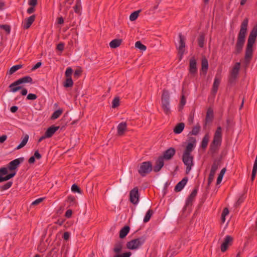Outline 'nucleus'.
<instances>
[{"instance_id": "nucleus-45", "label": "nucleus", "mask_w": 257, "mask_h": 257, "mask_svg": "<svg viewBox=\"0 0 257 257\" xmlns=\"http://www.w3.org/2000/svg\"><path fill=\"white\" fill-rule=\"evenodd\" d=\"M185 103H186V98L185 97V96L184 95H182L181 97V99H180V103H179V111H181L183 108V107L185 105Z\"/></svg>"}, {"instance_id": "nucleus-27", "label": "nucleus", "mask_w": 257, "mask_h": 257, "mask_svg": "<svg viewBox=\"0 0 257 257\" xmlns=\"http://www.w3.org/2000/svg\"><path fill=\"white\" fill-rule=\"evenodd\" d=\"M73 9L75 13L78 14L79 15H81L82 9L81 0H76Z\"/></svg>"}, {"instance_id": "nucleus-64", "label": "nucleus", "mask_w": 257, "mask_h": 257, "mask_svg": "<svg viewBox=\"0 0 257 257\" xmlns=\"http://www.w3.org/2000/svg\"><path fill=\"white\" fill-rule=\"evenodd\" d=\"M18 109V107L17 106H13L11 107L10 110L12 112L15 113L16 112Z\"/></svg>"}, {"instance_id": "nucleus-35", "label": "nucleus", "mask_w": 257, "mask_h": 257, "mask_svg": "<svg viewBox=\"0 0 257 257\" xmlns=\"http://www.w3.org/2000/svg\"><path fill=\"white\" fill-rule=\"evenodd\" d=\"M122 248V242L119 241L116 243L114 245V247L113 248V251L116 253H119Z\"/></svg>"}, {"instance_id": "nucleus-44", "label": "nucleus", "mask_w": 257, "mask_h": 257, "mask_svg": "<svg viewBox=\"0 0 257 257\" xmlns=\"http://www.w3.org/2000/svg\"><path fill=\"white\" fill-rule=\"evenodd\" d=\"M135 47L142 51H145L147 49L146 46L143 44L140 41L136 42Z\"/></svg>"}, {"instance_id": "nucleus-55", "label": "nucleus", "mask_w": 257, "mask_h": 257, "mask_svg": "<svg viewBox=\"0 0 257 257\" xmlns=\"http://www.w3.org/2000/svg\"><path fill=\"white\" fill-rule=\"evenodd\" d=\"M34 157H35V159L40 160L42 158V155L39 153L38 150H37L35 152L34 154Z\"/></svg>"}, {"instance_id": "nucleus-15", "label": "nucleus", "mask_w": 257, "mask_h": 257, "mask_svg": "<svg viewBox=\"0 0 257 257\" xmlns=\"http://www.w3.org/2000/svg\"><path fill=\"white\" fill-rule=\"evenodd\" d=\"M220 81L221 78L216 76L214 78V82L211 88V94L213 96H215L217 92Z\"/></svg>"}, {"instance_id": "nucleus-36", "label": "nucleus", "mask_w": 257, "mask_h": 257, "mask_svg": "<svg viewBox=\"0 0 257 257\" xmlns=\"http://www.w3.org/2000/svg\"><path fill=\"white\" fill-rule=\"evenodd\" d=\"M67 202L69 203V206H75L76 204V198L74 196L69 195L67 197Z\"/></svg>"}, {"instance_id": "nucleus-25", "label": "nucleus", "mask_w": 257, "mask_h": 257, "mask_svg": "<svg viewBox=\"0 0 257 257\" xmlns=\"http://www.w3.org/2000/svg\"><path fill=\"white\" fill-rule=\"evenodd\" d=\"M130 228L128 226L125 225L119 231V237L120 238H124L128 233Z\"/></svg>"}, {"instance_id": "nucleus-4", "label": "nucleus", "mask_w": 257, "mask_h": 257, "mask_svg": "<svg viewBox=\"0 0 257 257\" xmlns=\"http://www.w3.org/2000/svg\"><path fill=\"white\" fill-rule=\"evenodd\" d=\"M222 128L218 126L214 134L213 139L210 145L209 150L212 154L216 153L222 143Z\"/></svg>"}, {"instance_id": "nucleus-19", "label": "nucleus", "mask_w": 257, "mask_h": 257, "mask_svg": "<svg viewBox=\"0 0 257 257\" xmlns=\"http://www.w3.org/2000/svg\"><path fill=\"white\" fill-rule=\"evenodd\" d=\"M127 129V124L126 122H120L117 127V135L119 136H122L124 135L125 132Z\"/></svg>"}, {"instance_id": "nucleus-63", "label": "nucleus", "mask_w": 257, "mask_h": 257, "mask_svg": "<svg viewBox=\"0 0 257 257\" xmlns=\"http://www.w3.org/2000/svg\"><path fill=\"white\" fill-rule=\"evenodd\" d=\"M7 139V136L6 135H3L0 137V143H4Z\"/></svg>"}, {"instance_id": "nucleus-60", "label": "nucleus", "mask_w": 257, "mask_h": 257, "mask_svg": "<svg viewBox=\"0 0 257 257\" xmlns=\"http://www.w3.org/2000/svg\"><path fill=\"white\" fill-rule=\"evenodd\" d=\"M229 213V210L227 208L225 207L223 209L221 215L222 216H226Z\"/></svg>"}, {"instance_id": "nucleus-62", "label": "nucleus", "mask_w": 257, "mask_h": 257, "mask_svg": "<svg viewBox=\"0 0 257 257\" xmlns=\"http://www.w3.org/2000/svg\"><path fill=\"white\" fill-rule=\"evenodd\" d=\"M34 7H31L28 9L27 12L29 14H31L35 12Z\"/></svg>"}, {"instance_id": "nucleus-17", "label": "nucleus", "mask_w": 257, "mask_h": 257, "mask_svg": "<svg viewBox=\"0 0 257 257\" xmlns=\"http://www.w3.org/2000/svg\"><path fill=\"white\" fill-rule=\"evenodd\" d=\"M188 181V178L185 177L182 179L181 181L179 182L175 187L174 190L175 192H178L181 191L184 187Z\"/></svg>"}, {"instance_id": "nucleus-56", "label": "nucleus", "mask_w": 257, "mask_h": 257, "mask_svg": "<svg viewBox=\"0 0 257 257\" xmlns=\"http://www.w3.org/2000/svg\"><path fill=\"white\" fill-rule=\"evenodd\" d=\"M82 71L81 70L79 69H76L75 70L74 73V76L77 78L79 77L80 75H81Z\"/></svg>"}, {"instance_id": "nucleus-21", "label": "nucleus", "mask_w": 257, "mask_h": 257, "mask_svg": "<svg viewBox=\"0 0 257 257\" xmlns=\"http://www.w3.org/2000/svg\"><path fill=\"white\" fill-rule=\"evenodd\" d=\"M59 128V126H56L54 125H52L49 127L45 132V135L47 137V138H49L52 137L53 135L55 133L56 131H57Z\"/></svg>"}, {"instance_id": "nucleus-5", "label": "nucleus", "mask_w": 257, "mask_h": 257, "mask_svg": "<svg viewBox=\"0 0 257 257\" xmlns=\"http://www.w3.org/2000/svg\"><path fill=\"white\" fill-rule=\"evenodd\" d=\"M161 106L164 112L166 115L171 113L170 106V94L168 90L164 89L161 96Z\"/></svg>"}, {"instance_id": "nucleus-1", "label": "nucleus", "mask_w": 257, "mask_h": 257, "mask_svg": "<svg viewBox=\"0 0 257 257\" xmlns=\"http://www.w3.org/2000/svg\"><path fill=\"white\" fill-rule=\"evenodd\" d=\"M257 37V25H255L249 35L247 45L245 48L244 60L243 61V66L246 68L248 67L253 57V46Z\"/></svg>"}, {"instance_id": "nucleus-59", "label": "nucleus", "mask_w": 257, "mask_h": 257, "mask_svg": "<svg viewBox=\"0 0 257 257\" xmlns=\"http://www.w3.org/2000/svg\"><path fill=\"white\" fill-rule=\"evenodd\" d=\"M29 5L32 7H35L37 5V0H29Z\"/></svg>"}, {"instance_id": "nucleus-7", "label": "nucleus", "mask_w": 257, "mask_h": 257, "mask_svg": "<svg viewBox=\"0 0 257 257\" xmlns=\"http://www.w3.org/2000/svg\"><path fill=\"white\" fill-rule=\"evenodd\" d=\"M146 239L144 236L132 239L127 242L126 247L130 249H136L145 243Z\"/></svg>"}, {"instance_id": "nucleus-58", "label": "nucleus", "mask_w": 257, "mask_h": 257, "mask_svg": "<svg viewBox=\"0 0 257 257\" xmlns=\"http://www.w3.org/2000/svg\"><path fill=\"white\" fill-rule=\"evenodd\" d=\"M42 65V63L41 62H37L32 68V70L34 71L39 68H40Z\"/></svg>"}, {"instance_id": "nucleus-49", "label": "nucleus", "mask_w": 257, "mask_h": 257, "mask_svg": "<svg viewBox=\"0 0 257 257\" xmlns=\"http://www.w3.org/2000/svg\"><path fill=\"white\" fill-rule=\"evenodd\" d=\"M237 77L235 76L230 75L228 77V83L230 84H235Z\"/></svg>"}, {"instance_id": "nucleus-28", "label": "nucleus", "mask_w": 257, "mask_h": 257, "mask_svg": "<svg viewBox=\"0 0 257 257\" xmlns=\"http://www.w3.org/2000/svg\"><path fill=\"white\" fill-rule=\"evenodd\" d=\"M209 138H210V137L208 133L204 135V136L203 137L202 140L201 141V147L203 149H205L207 148L208 143L209 142Z\"/></svg>"}, {"instance_id": "nucleus-20", "label": "nucleus", "mask_w": 257, "mask_h": 257, "mask_svg": "<svg viewBox=\"0 0 257 257\" xmlns=\"http://www.w3.org/2000/svg\"><path fill=\"white\" fill-rule=\"evenodd\" d=\"M164 165V160L159 157L156 162V164L153 168V171L155 172H158L163 167Z\"/></svg>"}, {"instance_id": "nucleus-26", "label": "nucleus", "mask_w": 257, "mask_h": 257, "mask_svg": "<svg viewBox=\"0 0 257 257\" xmlns=\"http://www.w3.org/2000/svg\"><path fill=\"white\" fill-rule=\"evenodd\" d=\"M220 164V161L219 160H215L212 165L210 173L215 175Z\"/></svg>"}, {"instance_id": "nucleus-29", "label": "nucleus", "mask_w": 257, "mask_h": 257, "mask_svg": "<svg viewBox=\"0 0 257 257\" xmlns=\"http://www.w3.org/2000/svg\"><path fill=\"white\" fill-rule=\"evenodd\" d=\"M185 124L183 122L178 123L174 128V132L176 134H179L183 131Z\"/></svg>"}, {"instance_id": "nucleus-33", "label": "nucleus", "mask_w": 257, "mask_h": 257, "mask_svg": "<svg viewBox=\"0 0 257 257\" xmlns=\"http://www.w3.org/2000/svg\"><path fill=\"white\" fill-rule=\"evenodd\" d=\"M29 137L28 135H25L22 141L20 144L17 147L16 149L19 150L24 147L27 144L29 140Z\"/></svg>"}, {"instance_id": "nucleus-39", "label": "nucleus", "mask_w": 257, "mask_h": 257, "mask_svg": "<svg viewBox=\"0 0 257 257\" xmlns=\"http://www.w3.org/2000/svg\"><path fill=\"white\" fill-rule=\"evenodd\" d=\"M153 214V211L152 209H149L147 212V213L145 216V217L144 218V222L145 223L148 222L150 220Z\"/></svg>"}, {"instance_id": "nucleus-37", "label": "nucleus", "mask_w": 257, "mask_h": 257, "mask_svg": "<svg viewBox=\"0 0 257 257\" xmlns=\"http://www.w3.org/2000/svg\"><path fill=\"white\" fill-rule=\"evenodd\" d=\"M63 110L61 109L54 111L51 116V119H56L58 118L62 113Z\"/></svg>"}, {"instance_id": "nucleus-57", "label": "nucleus", "mask_w": 257, "mask_h": 257, "mask_svg": "<svg viewBox=\"0 0 257 257\" xmlns=\"http://www.w3.org/2000/svg\"><path fill=\"white\" fill-rule=\"evenodd\" d=\"M44 200L43 198H40L36 200H35L34 201H33L32 203V205H36L39 204L40 203H41L43 200Z\"/></svg>"}, {"instance_id": "nucleus-38", "label": "nucleus", "mask_w": 257, "mask_h": 257, "mask_svg": "<svg viewBox=\"0 0 257 257\" xmlns=\"http://www.w3.org/2000/svg\"><path fill=\"white\" fill-rule=\"evenodd\" d=\"M22 67H23V65H21V64L16 65H14V66H12L10 68V69L8 72L9 74L11 75V74H13L14 73L16 72L18 70L22 68Z\"/></svg>"}, {"instance_id": "nucleus-34", "label": "nucleus", "mask_w": 257, "mask_h": 257, "mask_svg": "<svg viewBox=\"0 0 257 257\" xmlns=\"http://www.w3.org/2000/svg\"><path fill=\"white\" fill-rule=\"evenodd\" d=\"M73 85V81L71 77H66L64 82L63 86L66 88L72 87Z\"/></svg>"}, {"instance_id": "nucleus-40", "label": "nucleus", "mask_w": 257, "mask_h": 257, "mask_svg": "<svg viewBox=\"0 0 257 257\" xmlns=\"http://www.w3.org/2000/svg\"><path fill=\"white\" fill-rule=\"evenodd\" d=\"M13 185L12 181L8 182L7 183L3 185L0 186V191H3L9 189Z\"/></svg>"}, {"instance_id": "nucleus-54", "label": "nucleus", "mask_w": 257, "mask_h": 257, "mask_svg": "<svg viewBox=\"0 0 257 257\" xmlns=\"http://www.w3.org/2000/svg\"><path fill=\"white\" fill-rule=\"evenodd\" d=\"M214 174L209 173L208 178V186H209L214 179Z\"/></svg>"}, {"instance_id": "nucleus-24", "label": "nucleus", "mask_w": 257, "mask_h": 257, "mask_svg": "<svg viewBox=\"0 0 257 257\" xmlns=\"http://www.w3.org/2000/svg\"><path fill=\"white\" fill-rule=\"evenodd\" d=\"M213 109L209 107L208 108L206 117H205V124H206L208 122H211L213 119Z\"/></svg>"}, {"instance_id": "nucleus-61", "label": "nucleus", "mask_w": 257, "mask_h": 257, "mask_svg": "<svg viewBox=\"0 0 257 257\" xmlns=\"http://www.w3.org/2000/svg\"><path fill=\"white\" fill-rule=\"evenodd\" d=\"M72 214V210L69 209L66 211L65 212V216L67 218H70Z\"/></svg>"}, {"instance_id": "nucleus-48", "label": "nucleus", "mask_w": 257, "mask_h": 257, "mask_svg": "<svg viewBox=\"0 0 257 257\" xmlns=\"http://www.w3.org/2000/svg\"><path fill=\"white\" fill-rule=\"evenodd\" d=\"M0 28L5 30L8 34L11 32V27L10 25H2L0 26Z\"/></svg>"}, {"instance_id": "nucleus-8", "label": "nucleus", "mask_w": 257, "mask_h": 257, "mask_svg": "<svg viewBox=\"0 0 257 257\" xmlns=\"http://www.w3.org/2000/svg\"><path fill=\"white\" fill-rule=\"evenodd\" d=\"M193 156L191 154H183L182 161L186 166V173L188 174L193 165Z\"/></svg>"}, {"instance_id": "nucleus-2", "label": "nucleus", "mask_w": 257, "mask_h": 257, "mask_svg": "<svg viewBox=\"0 0 257 257\" xmlns=\"http://www.w3.org/2000/svg\"><path fill=\"white\" fill-rule=\"evenodd\" d=\"M25 160L24 157H20L19 158L15 159L11 161L8 164V168L2 167L0 168V182L8 181L10 179L13 178L16 174V172L11 173L8 174V169L10 171L15 170L16 169L19 165L23 163Z\"/></svg>"}, {"instance_id": "nucleus-16", "label": "nucleus", "mask_w": 257, "mask_h": 257, "mask_svg": "<svg viewBox=\"0 0 257 257\" xmlns=\"http://www.w3.org/2000/svg\"><path fill=\"white\" fill-rule=\"evenodd\" d=\"M36 16L35 15H32L29 18L25 19L24 22L23 24V29L25 30L28 29L33 22L35 21Z\"/></svg>"}, {"instance_id": "nucleus-12", "label": "nucleus", "mask_w": 257, "mask_h": 257, "mask_svg": "<svg viewBox=\"0 0 257 257\" xmlns=\"http://www.w3.org/2000/svg\"><path fill=\"white\" fill-rule=\"evenodd\" d=\"M233 238L230 235H227L225 237L224 240L221 244L220 249L223 252H225L228 248V246L232 243Z\"/></svg>"}, {"instance_id": "nucleus-31", "label": "nucleus", "mask_w": 257, "mask_h": 257, "mask_svg": "<svg viewBox=\"0 0 257 257\" xmlns=\"http://www.w3.org/2000/svg\"><path fill=\"white\" fill-rule=\"evenodd\" d=\"M208 68V60L204 58L202 59L201 61V70L206 73L207 71Z\"/></svg>"}, {"instance_id": "nucleus-47", "label": "nucleus", "mask_w": 257, "mask_h": 257, "mask_svg": "<svg viewBox=\"0 0 257 257\" xmlns=\"http://www.w3.org/2000/svg\"><path fill=\"white\" fill-rule=\"evenodd\" d=\"M119 105V98L118 97H115L112 102V107L116 108Z\"/></svg>"}, {"instance_id": "nucleus-6", "label": "nucleus", "mask_w": 257, "mask_h": 257, "mask_svg": "<svg viewBox=\"0 0 257 257\" xmlns=\"http://www.w3.org/2000/svg\"><path fill=\"white\" fill-rule=\"evenodd\" d=\"M153 170L152 164L150 161L144 162L138 168V173L142 177H145Z\"/></svg>"}, {"instance_id": "nucleus-50", "label": "nucleus", "mask_w": 257, "mask_h": 257, "mask_svg": "<svg viewBox=\"0 0 257 257\" xmlns=\"http://www.w3.org/2000/svg\"><path fill=\"white\" fill-rule=\"evenodd\" d=\"M73 73V69L71 67H68L67 68L65 75L66 77H71V75Z\"/></svg>"}, {"instance_id": "nucleus-43", "label": "nucleus", "mask_w": 257, "mask_h": 257, "mask_svg": "<svg viewBox=\"0 0 257 257\" xmlns=\"http://www.w3.org/2000/svg\"><path fill=\"white\" fill-rule=\"evenodd\" d=\"M141 10L137 11L132 13L130 16V20L131 21H134L136 20Z\"/></svg>"}, {"instance_id": "nucleus-3", "label": "nucleus", "mask_w": 257, "mask_h": 257, "mask_svg": "<svg viewBox=\"0 0 257 257\" xmlns=\"http://www.w3.org/2000/svg\"><path fill=\"white\" fill-rule=\"evenodd\" d=\"M248 22V20L246 18L241 24L240 29L237 36V42L235 46V50L233 52V53L235 55L240 54L242 51L247 33Z\"/></svg>"}, {"instance_id": "nucleus-22", "label": "nucleus", "mask_w": 257, "mask_h": 257, "mask_svg": "<svg viewBox=\"0 0 257 257\" xmlns=\"http://www.w3.org/2000/svg\"><path fill=\"white\" fill-rule=\"evenodd\" d=\"M179 46L177 48L178 51H185V37L182 35L181 33L179 34Z\"/></svg>"}, {"instance_id": "nucleus-23", "label": "nucleus", "mask_w": 257, "mask_h": 257, "mask_svg": "<svg viewBox=\"0 0 257 257\" xmlns=\"http://www.w3.org/2000/svg\"><path fill=\"white\" fill-rule=\"evenodd\" d=\"M240 68V62H236L234 64L232 70H231L229 75L238 77Z\"/></svg>"}, {"instance_id": "nucleus-9", "label": "nucleus", "mask_w": 257, "mask_h": 257, "mask_svg": "<svg viewBox=\"0 0 257 257\" xmlns=\"http://www.w3.org/2000/svg\"><path fill=\"white\" fill-rule=\"evenodd\" d=\"M189 73L192 77H194L197 74V60L194 56L192 57L189 60Z\"/></svg>"}, {"instance_id": "nucleus-41", "label": "nucleus", "mask_w": 257, "mask_h": 257, "mask_svg": "<svg viewBox=\"0 0 257 257\" xmlns=\"http://www.w3.org/2000/svg\"><path fill=\"white\" fill-rule=\"evenodd\" d=\"M205 37L203 34H200L198 38V44L200 48L204 47Z\"/></svg>"}, {"instance_id": "nucleus-52", "label": "nucleus", "mask_w": 257, "mask_h": 257, "mask_svg": "<svg viewBox=\"0 0 257 257\" xmlns=\"http://www.w3.org/2000/svg\"><path fill=\"white\" fill-rule=\"evenodd\" d=\"M37 98V95L33 93H29L27 96V99L28 100H34Z\"/></svg>"}, {"instance_id": "nucleus-51", "label": "nucleus", "mask_w": 257, "mask_h": 257, "mask_svg": "<svg viewBox=\"0 0 257 257\" xmlns=\"http://www.w3.org/2000/svg\"><path fill=\"white\" fill-rule=\"evenodd\" d=\"M132 254L131 252H126L122 254H117L114 257H130Z\"/></svg>"}, {"instance_id": "nucleus-32", "label": "nucleus", "mask_w": 257, "mask_h": 257, "mask_svg": "<svg viewBox=\"0 0 257 257\" xmlns=\"http://www.w3.org/2000/svg\"><path fill=\"white\" fill-rule=\"evenodd\" d=\"M121 42V39H114L110 42L109 46L111 48H116L120 45Z\"/></svg>"}, {"instance_id": "nucleus-11", "label": "nucleus", "mask_w": 257, "mask_h": 257, "mask_svg": "<svg viewBox=\"0 0 257 257\" xmlns=\"http://www.w3.org/2000/svg\"><path fill=\"white\" fill-rule=\"evenodd\" d=\"M188 141L189 142L185 149L183 154H191V152L193 151L195 147L196 140L195 138H189Z\"/></svg>"}, {"instance_id": "nucleus-30", "label": "nucleus", "mask_w": 257, "mask_h": 257, "mask_svg": "<svg viewBox=\"0 0 257 257\" xmlns=\"http://www.w3.org/2000/svg\"><path fill=\"white\" fill-rule=\"evenodd\" d=\"M18 80L21 84L26 83H30L31 84H32L33 83V79L29 76H24L18 79Z\"/></svg>"}, {"instance_id": "nucleus-13", "label": "nucleus", "mask_w": 257, "mask_h": 257, "mask_svg": "<svg viewBox=\"0 0 257 257\" xmlns=\"http://www.w3.org/2000/svg\"><path fill=\"white\" fill-rule=\"evenodd\" d=\"M176 150L174 148H170L167 150H166L164 153L163 155L160 156L163 160H170L175 154Z\"/></svg>"}, {"instance_id": "nucleus-10", "label": "nucleus", "mask_w": 257, "mask_h": 257, "mask_svg": "<svg viewBox=\"0 0 257 257\" xmlns=\"http://www.w3.org/2000/svg\"><path fill=\"white\" fill-rule=\"evenodd\" d=\"M130 199L131 203L137 204L139 200V189L137 187L133 188L130 192Z\"/></svg>"}, {"instance_id": "nucleus-42", "label": "nucleus", "mask_w": 257, "mask_h": 257, "mask_svg": "<svg viewBox=\"0 0 257 257\" xmlns=\"http://www.w3.org/2000/svg\"><path fill=\"white\" fill-rule=\"evenodd\" d=\"M200 126L199 124H197L192 128L191 132L190 133L192 135H197L200 132Z\"/></svg>"}, {"instance_id": "nucleus-14", "label": "nucleus", "mask_w": 257, "mask_h": 257, "mask_svg": "<svg viewBox=\"0 0 257 257\" xmlns=\"http://www.w3.org/2000/svg\"><path fill=\"white\" fill-rule=\"evenodd\" d=\"M198 191V187H195L191 193L190 194V195L187 198L186 203H185V207L186 208L189 206H191L192 204V203L195 199V198L197 195Z\"/></svg>"}, {"instance_id": "nucleus-18", "label": "nucleus", "mask_w": 257, "mask_h": 257, "mask_svg": "<svg viewBox=\"0 0 257 257\" xmlns=\"http://www.w3.org/2000/svg\"><path fill=\"white\" fill-rule=\"evenodd\" d=\"M21 84L18 80L14 81L13 83L9 85L10 91L15 93L22 88V87L20 86Z\"/></svg>"}, {"instance_id": "nucleus-53", "label": "nucleus", "mask_w": 257, "mask_h": 257, "mask_svg": "<svg viewBox=\"0 0 257 257\" xmlns=\"http://www.w3.org/2000/svg\"><path fill=\"white\" fill-rule=\"evenodd\" d=\"M64 43L61 42L57 45V49L59 51H62L64 49Z\"/></svg>"}, {"instance_id": "nucleus-46", "label": "nucleus", "mask_w": 257, "mask_h": 257, "mask_svg": "<svg viewBox=\"0 0 257 257\" xmlns=\"http://www.w3.org/2000/svg\"><path fill=\"white\" fill-rule=\"evenodd\" d=\"M71 190L74 193H78L81 194V190L80 188L77 185L74 184L72 185L71 187Z\"/></svg>"}]
</instances>
